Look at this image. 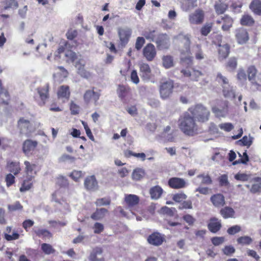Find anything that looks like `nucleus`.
Returning a JSON list of instances; mask_svg holds the SVG:
<instances>
[{
  "mask_svg": "<svg viewBox=\"0 0 261 261\" xmlns=\"http://www.w3.org/2000/svg\"><path fill=\"white\" fill-rule=\"evenodd\" d=\"M177 43L180 54V63L182 65L193 64V57L191 56V40L188 35H179L177 36Z\"/></svg>",
  "mask_w": 261,
  "mask_h": 261,
  "instance_id": "2",
  "label": "nucleus"
},
{
  "mask_svg": "<svg viewBox=\"0 0 261 261\" xmlns=\"http://www.w3.org/2000/svg\"><path fill=\"white\" fill-rule=\"evenodd\" d=\"M120 43L122 46H125L128 42L132 34V29L128 27H120L117 30Z\"/></svg>",
  "mask_w": 261,
  "mask_h": 261,
  "instance_id": "8",
  "label": "nucleus"
},
{
  "mask_svg": "<svg viewBox=\"0 0 261 261\" xmlns=\"http://www.w3.org/2000/svg\"><path fill=\"white\" fill-rule=\"evenodd\" d=\"M111 202L110 197H104L97 199L95 203L97 206H101L103 205H109Z\"/></svg>",
  "mask_w": 261,
  "mask_h": 261,
  "instance_id": "53",
  "label": "nucleus"
},
{
  "mask_svg": "<svg viewBox=\"0 0 261 261\" xmlns=\"http://www.w3.org/2000/svg\"><path fill=\"white\" fill-rule=\"evenodd\" d=\"M129 89L123 85H119L117 89V94L121 100L124 101L125 97L129 92Z\"/></svg>",
  "mask_w": 261,
  "mask_h": 261,
  "instance_id": "40",
  "label": "nucleus"
},
{
  "mask_svg": "<svg viewBox=\"0 0 261 261\" xmlns=\"http://www.w3.org/2000/svg\"><path fill=\"white\" fill-rule=\"evenodd\" d=\"M237 242L239 244L242 245H247L250 244L252 242V239L248 236H243L238 238Z\"/></svg>",
  "mask_w": 261,
  "mask_h": 261,
  "instance_id": "54",
  "label": "nucleus"
},
{
  "mask_svg": "<svg viewBox=\"0 0 261 261\" xmlns=\"http://www.w3.org/2000/svg\"><path fill=\"white\" fill-rule=\"evenodd\" d=\"M24 165H25L24 169L25 175L35 178L38 171L37 165L32 163L28 161H25Z\"/></svg>",
  "mask_w": 261,
  "mask_h": 261,
  "instance_id": "16",
  "label": "nucleus"
},
{
  "mask_svg": "<svg viewBox=\"0 0 261 261\" xmlns=\"http://www.w3.org/2000/svg\"><path fill=\"white\" fill-rule=\"evenodd\" d=\"M174 87V82L171 80L161 83L159 90L162 99H166L169 98L173 93Z\"/></svg>",
  "mask_w": 261,
  "mask_h": 261,
  "instance_id": "7",
  "label": "nucleus"
},
{
  "mask_svg": "<svg viewBox=\"0 0 261 261\" xmlns=\"http://www.w3.org/2000/svg\"><path fill=\"white\" fill-rule=\"evenodd\" d=\"M247 78L254 90L261 91V78L257 77V69L254 65L249 66L246 70Z\"/></svg>",
  "mask_w": 261,
  "mask_h": 261,
  "instance_id": "5",
  "label": "nucleus"
},
{
  "mask_svg": "<svg viewBox=\"0 0 261 261\" xmlns=\"http://www.w3.org/2000/svg\"><path fill=\"white\" fill-rule=\"evenodd\" d=\"M250 9L256 15H261V0H253L249 6Z\"/></svg>",
  "mask_w": 261,
  "mask_h": 261,
  "instance_id": "34",
  "label": "nucleus"
},
{
  "mask_svg": "<svg viewBox=\"0 0 261 261\" xmlns=\"http://www.w3.org/2000/svg\"><path fill=\"white\" fill-rule=\"evenodd\" d=\"M220 214L224 219H227L233 217L234 211L231 207L225 206L220 210Z\"/></svg>",
  "mask_w": 261,
  "mask_h": 261,
  "instance_id": "38",
  "label": "nucleus"
},
{
  "mask_svg": "<svg viewBox=\"0 0 261 261\" xmlns=\"http://www.w3.org/2000/svg\"><path fill=\"white\" fill-rule=\"evenodd\" d=\"M4 94V96L6 98V100H4L3 98H0V104L2 105H8L10 100V96L8 91L3 88L2 81L0 80V94Z\"/></svg>",
  "mask_w": 261,
  "mask_h": 261,
  "instance_id": "36",
  "label": "nucleus"
},
{
  "mask_svg": "<svg viewBox=\"0 0 261 261\" xmlns=\"http://www.w3.org/2000/svg\"><path fill=\"white\" fill-rule=\"evenodd\" d=\"M187 198V195L184 193H176L173 195L172 199L176 202H180Z\"/></svg>",
  "mask_w": 261,
  "mask_h": 261,
  "instance_id": "56",
  "label": "nucleus"
},
{
  "mask_svg": "<svg viewBox=\"0 0 261 261\" xmlns=\"http://www.w3.org/2000/svg\"><path fill=\"white\" fill-rule=\"evenodd\" d=\"M240 23L244 26H252L254 23V20L249 14H244L240 19Z\"/></svg>",
  "mask_w": 261,
  "mask_h": 261,
  "instance_id": "37",
  "label": "nucleus"
},
{
  "mask_svg": "<svg viewBox=\"0 0 261 261\" xmlns=\"http://www.w3.org/2000/svg\"><path fill=\"white\" fill-rule=\"evenodd\" d=\"M12 230L11 226H7L6 228L7 232L4 233V239L7 241L16 240L19 238L20 235L17 232H13L12 235L9 234Z\"/></svg>",
  "mask_w": 261,
  "mask_h": 261,
  "instance_id": "35",
  "label": "nucleus"
},
{
  "mask_svg": "<svg viewBox=\"0 0 261 261\" xmlns=\"http://www.w3.org/2000/svg\"><path fill=\"white\" fill-rule=\"evenodd\" d=\"M163 192V190L160 186H155L150 188L149 194L152 199H158L161 196Z\"/></svg>",
  "mask_w": 261,
  "mask_h": 261,
  "instance_id": "33",
  "label": "nucleus"
},
{
  "mask_svg": "<svg viewBox=\"0 0 261 261\" xmlns=\"http://www.w3.org/2000/svg\"><path fill=\"white\" fill-rule=\"evenodd\" d=\"M187 111L199 123H205L210 119L211 112L207 108L202 104L192 106L189 108Z\"/></svg>",
  "mask_w": 261,
  "mask_h": 261,
  "instance_id": "3",
  "label": "nucleus"
},
{
  "mask_svg": "<svg viewBox=\"0 0 261 261\" xmlns=\"http://www.w3.org/2000/svg\"><path fill=\"white\" fill-rule=\"evenodd\" d=\"M94 88L92 90H87L84 95V99L86 103H88L93 98L95 102H96L99 98V94L94 91Z\"/></svg>",
  "mask_w": 261,
  "mask_h": 261,
  "instance_id": "26",
  "label": "nucleus"
},
{
  "mask_svg": "<svg viewBox=\"0 0 261 261\" xmlns=\"http://www.w3.org/2000/svg\"><path fill=\"white\" fill-rule=\"evenodd\" d=\"M102 253V249L100 247L95 248L93 252L90 254V258L91 261H104V259L102 258L98 260L96 256L97 255L101 254Z\"/></svg>",
  "mask_w": 261,
  "mask_h": 261,
  "instance_id": "50",
  "label": "nucleus"
},
{
  "mask_svg": "<svg viewBox=\"0 0 261 261\" xmlns=\"http://www.w3.org/2000/svg\"><path fill=\"white\" fill-rule=\"evenodd\" d=\"M223 36L221 34H216L213 36L212 42L213 44L218 45V46L221 45V44L222 41Z\"/></svg>",
  "mask_w": 261,
  "mask_h": 261,
  "instance_id": "61",
  "label": "nucleus"
},
{
  "mask_svg": "<svg viewBox=\"0 0 261 261\" xmlns=\"http://www.w3.org/2000/svg\"><path fill=\"white\" fill-rule=\"evenodd\" d=\"M178 123L179 128L185 135L193 137L201 133L196 120L188 111L180 116Z\"/></svg>",
  "mask_w": 261,
  "mask_h": 261,
  "instance_id": "1",
  "label": "nucleus"
},
{
  "mask_svg": "<svg viewBox=\"0 0 261 261\" xmlns=\"http://www.w3.org/2000/svg\"><path fill=\"white\" fill-rule=\"evenodd\" d=\"M94 232L96 234H99L103 231L104 226L102 224L96 222L93 226Z\"/></svg>",
  "mask_w": 261,
  "mask_h": 261,
  "instance_id": "63",
  "label": "nucleus"
},
{
  "mask_svg": "<svg viewBox=\"0 0 261 261\" xmlns=\"http://www.w3.org/2000/svg\"><path fill=\"white\" fill-rule=\"evenodd\" d=\"M145 172L143 170L137 168L134 170L132 173V178L135 180H141L144 176Z\"/></svg>",
  "mask_w": 261,
  "mask_h": 261,
  "instance_id": "49",
  "label": "nucleus"
},
{
  "mask_svg": "<svg viewBox=\"0 0 261 261\" xmlns=\"http://www.w3.org/2000/svg\"><path fill=\"white\" fill-rule=\"evenodd\" d=\"M8 171L14 174V175L18 174L21 171L20 163L18 162H10L7 164Z\"/></svg>",
  "mask_w": 261,
  "mask_h": 261,
  "instance_id": "32",
  "label": "nucleus"
},
{
  "mask_svg": "<svg viewBox=\"0 0 261 261\" xmlns=\"http://www.w3.org/2000/svg\"><path fill=\"white\" fill-rule=\"evenodd\" d=\"M214 8L218 15L224 13L228 9V5L224 3L219 2L215 4Z\"/></svg>",
  "mask_w": 261,
  "mask_h": 261,
  "instance_id": "39",
  "label": "nucleus"
},
{
  "mask_svg": "<svg viewBox=\"0 0 261 261\" xmlns=\"http://www.w3.org/2000/svg\"><path fill=\"white\" fill-rule=\"evenodd\" d=\"M82 124H83L84 129L86 131V133L88 137L92 141H94V136L91 131L90 128L88 126V125L87 122L84 121H82Z\"/></svg>",
  "mask_w": 261,
  "mask_h": 261,
  "instance_id": "58",
  "label": "nucleus"
},
{
  "mask_svg": "<svg viewBox=\"0 0 261 261\" xmlns=\"http://www.w3.org/2000/svg\"><path fill=\"white\" fill-rule=\"evenodd\" d=\"M34 224V222L30 219H27L24 220L22 224L23 228L26 231H28L29 229L32 227Z\"/></svg>",
  "mask_w": 261,
  "mask_h": 261,
  "instance_id": "64",
  "label": "nucleus"
},
{
  "mask_svg": "<svg viewBox=\"0 0 261 261\" xmlns=\"http://www.w3.org/2000/svg\"><path fill=\"white\" fill-rule=\"evenodd\" d=\"M69 176L75 181H77L83 176V173L81 171L74 170Z\"/></svg>",
  "mask_w": 261,
  "mask_h": 261,
  "instance_id": "60",
  "label": "nucleus"
},
{
  "mask_svg": "<svg viewBox=\"0 0 261 261\" xmlns=\"http://www.w3.org/2000/svg\"><path fill=\"white\" fill-rule=\"evenodd\" d=\"M41 248L43 253L47 255L54 254L56 252V250L53 247V246L50 244L47 243H42L41 245Z\"/></svg>",
  "mask_w": 261,
  "mask_h": 261,
  "instance_id": "43",
  "label": "nucleus"
},
{
  "mask_svg": "<svg viewBox=\"0 0 261 261\" xmlns=\"http://www.w3.org/2000/svg\"><path fill=\"white\" fill-rule=\"evenodd\" d=\"M78 60L75 63V67L78 70V73L83 74L85 72L84 67L85 65V61L83 59L78 58Z\"/></svg>",
  "mask_w": 261,
  "mask_h": 261,
  "instance_id": "46",
  "label": "nucleus"
},
{
  "mask_svg": "<svg viewBox=\"0 0 261 261\" xmlns=\"http://www.w3.org/2000/svg\"><path fill=\"white\" fill-rule=\"evenodd\" d=\"M140 75L143 80H149L151 76V70L147 63H142L139 64Z\"/></svg>",
  "mask_w": 261,
  "mask_h": 261,
  "instance_id": "22",
  "label": "nucleus"
},
{
  "mask_svg": "<svg viewBox=\"0 0 261 261\" xmlns=\"http://www.w3.org/2000/svg\"><path fill=\"white\" fill-rule=\"evenodd\" d=\"M145 43V39L142 37H138L136 39L135 43V48L137 50H140Z\"/></svg>",
  "mask_w": 261,
  "mask_h": 261,
  "instance_id": "59",
  "label": "nucleus"
},
{
  "mask_svg": "<svg viewBox=\"0 0 261 261\" xmlns=\"http://www.w3.org/2000/svg\"><path fill=\"white\" fill-rule=\"evenodd\" d=\"M84 186L88 190L94 191L96 190L98 185L95 177L92 175L86 177L85 179Z\"/></svg>",
  "mask_w": 261,
  "mask_h": 261,
  "instance_id": "23",
  "label": "nucleus"
},
{
  "mask_svg": "<svg viewBox=\"0 0 261 261\" xmlns=\"http://www.w3.org/2000/svg\"><path fill=\"white\" fill-rule=\"evenodd\" d=\"M211 201L216 207H221L225 204L224 196L221 194H216L211 197Z\"/></svg>",
  "mask_w": 261,
  "mask_h": 261,
  "instance_id": "27",
  "label": "nucleus"
},
{
  "mask_svg": "<svg viewBox=\"0 0 261 261\" xmlns=\"http://www.w3.org/2000/svg\"><path fill=\"white\" fill-rule=\"evenodd\" d=\"M56 184L60 188H66L69 186L68 179L63 176L57 177Z\"/></svg>",
  "mask_w": 261,
  "mask_h": 261,
  "instance_id": "47",
  "label": "nucleus"
},
{
  "mask_svg": "<svg viewBox=\"0 0 261 261\" xmlns=\"http://www.w3.org/2000/svg\"><path fill=\"white\" fill-rule=\"evenodd\" d=\"M209 230L213 233H216L221 227V224L217 218H213L207 225Z\"/></svg>",
  "mask_w": 261,
  "mask_h": 261,
  "instance_id": "30",
  "label": "nucleus"
},
{
  "mask_svg": "<svg viewBox=\"0 0 261 261\" xmlns=\"http://www.w3.org/2000/svg\"><path fill=\"white\" fill-rule=\"evenodd\" d=\"M235 38L238 44H246L249 39L247 30L243 28L237 29L235 30Z\"/></svg>",
  "mask_w": 261,
  "mask_h": 261,
  "instance_id": "12",
  "label": "nucleus"
},
{
  "mask_svg": "<svg viewBox=\"0 0 261 261\" xmlns=\"http://www.w3.org/2000/svg\"><path fill=\"white\" fill-rule=\"evenodd\" d=\"M216 80L222 86V93L225 97L235 98L234 91L232 87L230 85L229 80L227 77L223 76L221 73H218Z\"/></svg>",
  "mask_w": 261,
  "mask_h": 261,
  "instance_id": "4",
  "label": "nucleus"
},
{
  "mask_svg": "<svg viewBox=\"0 0 261 261\" xmlns=\"http://www.w3.org/2000/svg\"><path fill=\"white\" fill-rule=\"evenodd\" d=\"M65 56L66 58V62L68 63H73L78 59L76 54L70 49L65 51Z\"/></svg>",
  "mask_w": 261,
  "mask_h": 261,
  "instance_id": "41",
  "label": "nucleus"
},
{
  "mask_svg": "<svg viewBox=\"0 0 261 261\" xmlns=\"http://www.w3.org/2000/svg\"><path fill=\"white\" fill-rule=\"evenodd\" d=\"M17 127L21 135L29 136L31 133L32 124L29 120L20 118L17 122Z\"/></svg>",
  "mask_w": 261,
  "mask_h": 261,
  "instance_id": "11",
  "label": "nucleus"
},
{
  "mask_svg": "<svg viewBox=\"0 0 261 261\" xmlns=\"http://www.w3.org/2000/svg\"><path fill=\"white\" fill-rule=\"evenodd\" d=\"M163 66L166 69L173 66V60L171 56H165L162 58Z\"/></svg>",
  "mask_w": 261,
  "mask_h": 261,
  "instance_id": "45",
  "label": "nucleus"
},
{
  "mask_svg": "<svg viewBox=\"0 0 261 261\" xmlns=\"http://www.w3.org/2000/svg\"><path fill=\"white\" fill-rule=\"evenodd\" d=\"M192 65L186 64L182 65L183 66H186V68L182 69L180 72L185 77H191V79L193 81H198L200 77H203L205 75L206 73L202 72L198 70L194 69L192 68Z\"/></svg>",
  "mask_w": 261,
  "mask_h": 261,
  "instance_id": "6",
  "label": "nucleus"
},
{
  "mask_svg": "<svg viewBox=\"0 0 261 261\" xmlns=\"http://www.w3.org/2000/svg\"><path fill=\"white\" fill-rule=\"evenodd\" d=\"M204 16L205 14L203 10L197 9L189 15V20L191 24H200L203 23Z\"/></svg>",
  "mask_w": 261,
  "mask_h": 261,
  "instance_id": "10",
  "label": "nucleus"
},
{
  "mask_svg": "<svg viewBox=\"0 0 261 261\" xmlns=\"http://www.w3.org/2000/svg\"><path fill=\"white\" fill-rule=\"evenodd\" d=\"M228 101H224L221 102L220 105H222V108L218 107H214L212 108L213 112L217 116H224L225 113L227 112L228 110Z\"/></svg>",
  "mask_w": 261,
  "mask_h": 261,
  "instance_id": "25",
  "label": "nucleus"
},
{
  "mask_svg": "<svg viewBox=\"0 0 261 261\" xmlns=\"http://www.w3.org/2000/svg\"><path fill=\"white\" fill-rule=\"evenodd\" d=\"M226 68L229 70H234L237 66V60L234 57L230 58L226 63Z\"/></svg>",
  "mask_w": 261,
  "mask_h": 261,
  "instance_id": "52",
  "label": "nucleus"
},
{
  "mask_svg": "<svg viewBox=\"0 0 261 261\" xmlns=\"http://www.w3.org/2000/svg\"><path fill=\"white\" fill-rule=\"evenodd\" d=\"M35 232L38 237L42 239H50L53 237L52 233L45 229H38L35 230Z\"/></svg>",
  "mask_w": 261,
  "mask_h": 261,
  "instance_id": "42",
  "label": "nucleus"
},
{
  "mask_svg": "<svg viewBox=\"0 0 261 261\" xmlns=\"http://www.w3.org/2000/svg\"><path fill=\"white\" fill-rule=\"evenodd\" d=\"M156 55L155 46L152 43H148L143 49V55L148 61H152Z\"/></svg>",
  "mask_w": 261,
  "mask_h": 261,
  "instance_id": "14",
  "label": "nucleus"
},
{
  "mask_svg": "<svg viewBox=\"0 0 261 261\" xmlns=\"http://www.w3.org/2000/svg\"><path fill=\"white\" fill-rule=\"evenodd\" d=\"M198 178L201 179V184L209 185L212 184V179L208 174H201L197 175Z\"/></svg>",
  "mask_w": 261,
  "mask_h": 261,
  "instance_id": "48",
  "label": "nucleus"
},
{
  "mask_svg": "<svg viewBox=\"0 0 261 261\" xmlns=\"http://www.w3.org/2000/svg\"><path fill=\"white\" fill-rule=\"evenodd\" d=\"M155 31H152L149 32H146L144 34V36L146 39L149 40L150 41L155 42L156 38L155 35Z\"/></svg>",
  "mask_w": 261,
  "mask_h": 261,
  "instance_id": "62",
  "label": "nucleus"
},
{
  "mask_svg": "<svg viewBox=\"0 0 261 261\" xmlns=\"http://www.w3.org/2000/svg\"><path fill=\"white\" fill-rule=\"evenodd\" d=\"M238 143L241 146H246L249 147L252 143V138L245 136L238 141Z\"/></svg>",
  "mask_w": 261,
  "mask_h": 261,
  "instance_id": "51",
  "label": "nucleus"
},
{
  "mask_svg": "<svg viewBox=\"0 0 261 261\" xmlns=\"http://www.w3.org/2000/svg\"><path fill=\"white\" fill-rule=\"evenodd\" d=\"M38 142L36 141H33L30 139H27L24 141L22 146V150L23 152L29 155L31 154V152L33 151L36 148Z\"/></svg>",
  "mask_w": 261,
  "mask_h": 261,
  "instance_id": "20",
  "label": "nucleus"
},
{
  "mask_svg": "<svg viewBox=\"0 0 261 261\" xmlns=\"http://www.w3.org/2000/svg\"><path fill=\"white\" fill-rule=\"evenodd\" d=\"M233 18L227 14L222 16L220 19H218L216 22L218 24H222L221 29L223 31H229L233 24Z\"/></svg>",
  "mask_w": 261,
  "mask_h": 261,
  "instance_id": "13",
  "label": "nucleus"
},
{
  "mask_svg": "<svg viewBox=\"0 0 261 261\" xmlns=\"http://www.w3.org/2000/svg\"><path fill=\"white\" fill-rule=\"evenodd\" d=\"M168 183L170 188L174 189H182L187 186L185 180L179 177L170 178Z\"/></svg>",
  "mask_w": 261,
  "mask_h": 261,
  "instance_id": "19",
  "label": "nucleus"
},
{
  "mask_svg": "<svg viewBox=\"0 0 261 261\" xmlns=\"http://www.w3.org/2000/svg\"><path fill=\"white\" fill-rule=\"evenodd\" d=\"M34 179L33 177L25 175V179L19 189L20 191L23 192L29 190L33 186Z\"/></svg>",
  "mask_w": 261,
  "mask_h": 261,
  "instance_id": "31",
  "label": "nucleus"
},
{
  "mask_svg": "<svg viewBox=\"0 0 261 261\" xmlns=\"http://www.w3.org/2000/svg\"><path fill=\"white\" fill-rule=\"evenodd\" d=\"M155 43L159 50L168 49L170 45L169 37L166 34H159L156 37Z\"/></svg>",
  "mask_w": 261,
  "mask_h": 261,
  "instance_id": "9",
  "label": "nucleus"
},
{
  "mask_svg": "<svg viewBox=\"0 0 261 261\" xmlns=\"http://www.w3.org/2000/svg\"><path fill=\"white\" fill-rule=\"evenodd\" d=\"M108 213V210L105 208H96V211L91 215V218L95 221L101 220Z\"/></svg>",
  "mask_w": 261,
  "mask_h": 261,
  "instance_id": "29",
  "label": "nucleus"
},
{
  "mask_svg": "<svg viewBox=\"0 0 261 261\" xmlns=\"http://www.w3.org/2000/svg\"><path fill=\"white\" fill-rule=\"evenodd\" d=\"M124 201L126 206L130 210L138 204L140 198L136 195L127 194L125 195Z\"/></svg>",
  "mask_w": 261,
  "mask_h": 261,
  "instance_id": "21",
  "label": "nucleus"
},
{
  "mask_svg": "<svg viewBox=\"0 0 261 261\" xmlns=\"http://www.w3.org/2000/svg\"><path fill=\"white\" fill-rule=\"evenodd\" d=\"M213 27V22L205 23L200 29V34L203 36H206L211 32Z\"/></svg>",
  "mask_w": 261,
  "mask_h": 261,
  "instance_id": "44",
  "label": "nucleus"
},
{
  "mask_svg": "<svg viewBox=\"0 0 261 261\" xmlns=\"http://www.w3.org/2000/svg\"><path fill=\"white\" fill-rule=\"evenodd\" d=\"M57 95L59 98L68 100L70 96L69 87L67 85L61 86L58 89Z\"/></svg>",
  "mask_w": 261,
  "mask_h": 261,
  "instance_id": "28",
  "label": "nucleus"
},
{
  "mask_svg": "<svg viewBox=\"0 0 261 261\" xmlns=\"http://www.w3.org/2000/svg\"><path fill=\"white\" fill-rule=\"evenodd\" d=\"M165 241L164 235L158 232H154L150 234L147 238V242L149 244L159 246L162 244Z\"/></svg>",
  "mask_w": 261,
  "mask_h": 261,
  "instance_id": "15",
  "label": "nucleus"
},
{
  "mask_svg": "<svg viewBox=\"0 0 261 261\" xmlns=\"http://www.w3.org/2000/svg\"><path fill=\"white\" fill-rule=\"evenodd\" d=\"M17 0H3L1 2L0 9L2 11L14 10L18 8Z\"/></svg>",
  "mask_w": 261,
  "mask_h": 261,
  "instance_id": "18",
  "label": "nucleus"
},
{
  "mask_svg": "<svg viewBox=\"0 0 261 261\" xmlns=\"http://www.w3.org/2000/svg\"><path fill=\"white\" fill-rule=\"evenodd\" d=\"M196 48L197 50L194 54L196 59L199 61L204 59L205 58V54L200 45H197Z\"/></svg>",
  "mask_w": 261,
  "mask_h": 261,
  "instance_id": "55",
  "label": "nucleus"
},
{
  "mask_svg": "<svg viewBox=\"0 0 261 261\" xmlns=\"http://www.w3.org/2000/svg\"><path fill=\"white\" fill-rule=\"evenodd\" d=\"M49 86L48 84H46L43 87H38L37 89V92L41 100L39 102L40 106H42L44 105L46 100L48 99L49 97Z\"/></svg>",
  "mask_w": 261,
  "mask_h": 261,
  "instance_id": "17",
  "label": "nucleus"
},
{
  "mask_svg": "<svg viewBox=\"0 0 261 261\" xmlns=\"http://www.w3.org/2000/svg\"><path fill=\"white\" fill-rule=\"evenodd\" d=\"M218 59L220 61L225 59L230 53V45L228 44H225L218 46Z\"/></svg>",
  "mask_w": 261,
  "mask_h": 261,
  "instance_id": "24",
  "label": "nucleus"
},
{
  "mask_svg": "<svg viewBox=\"0 0 261 261\" xmlns=\"http://www.w3.org/2000/svg\"><path fill=\"white\" fill-rule=\"evenodd\" d=\"M5 181L6 186L8 187L11 186L15 182V177L14 175H12L11 173L7 174L5 177Z\"/></svg>",
  "mask_w": 261,
  "mask_h": 261,
  "instance_id": "57",
  "label": "nucleus"
}]
</instances>
